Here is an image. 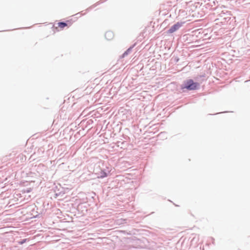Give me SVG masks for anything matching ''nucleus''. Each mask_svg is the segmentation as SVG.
I'll use <instances>...</instances> for the list:
<instances>
[{"label": "nucleus", "instance_id": "nucleus-4", "mask_svg": "<svg viewBox=\"0 0 250 250\" xmlns=\"http://www.w3.org/2000/svg\"><path fill=\"white\" fill-rule=\"evenodd\" d=\"M67 26V24L65 22H60L58 23V27L60 28L61 29H63Z\"/></svg>", "mask_w": 250, "mask_h": 250}, {"label": "nucleus", "instance_id": "nucleus-1", "mask_svg": "<svg viewBox=\"0 0 250 250\" xmlns=\"http://www.w3.org/2000/svg\"><path fill=\"white\" fill-rule=\"evenodd\" d=\"M197 85L198 84L194 83L193 80H188L185 83V86L182 88H186L190 90H194L197 88Z\"/></svg>", "mask_w": 250, "mask_h": 250}, {"label": "nucleus", "instance_id": "nucleus-3", "mask_svg": "<svg viewBox=\"0 0 250 250\" xmlns=\"http://www.w3.org/2000/svg\"><path fill=\"white\" fill-rule=\"evenodd\" d=\"M105 37L107 40H110L113 38V34L110 31L106 32L105 34Z\"/></svg>", "mask_w": 250, "mask_h": 250}, {"label": "nucleus", "instance_id": "nucleus-5", "mask_svg": "<svg viewBox=\"0 0 250 250\" xmlns=\"http://www.w3.org/2000/svg\"><path fill=\"white\" fill-rule=\"evenodd\" d=\"M107 176V174L105 172H104L103 175L101 176V178H104Z\"/></svg>", "mask_w": 250, "mask_h": 250}, {"label": "nucleus", "instance_id": "nucleus-2", "mask_svg": "<svg viewBox=\"0 0 250 250\" xmlns=\"http://www.w3.org/2000/svg\"><path fill=\"white\" fill-rule=\"evenodd\" d=\"M183 24V22H177L170 27V28L168 30V33L171 34L175 32L182 26Z\"/></svg>", "mask_w": 250, "mask_h": 250}, {"label": "nucleus", "instance_id": "nucleus-6", "mask_svg": "<svg viewBox=\"0 0 250 250\" xmlns=\"http://www.w3.org/2000/svg\"><path fill=\"white\" fill-rule=\"evenodd\" d=\"M26 241V239H23L22 241L20 242H19V244H23L24 243H25Z\"/></svg>", "mask_w": 250, "mask_h": 250}]
</instances>
